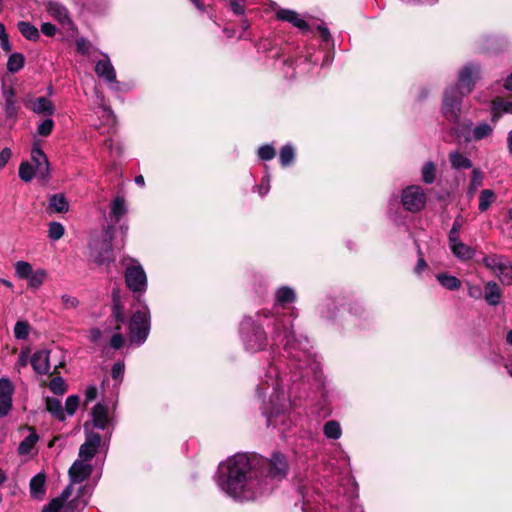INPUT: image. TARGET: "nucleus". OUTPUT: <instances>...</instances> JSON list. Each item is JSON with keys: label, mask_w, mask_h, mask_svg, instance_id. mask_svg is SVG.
I'll return each mask as SVG.
<instances>
[{"label": "nucleus", "mask_w": 512, "mask_h": 512, "mask_svg": "<svg viewBox=\"0 0 512 512\" xmlns=\"http://www.w3.org/2000/svg\"><path fill=\"white\" fill-rule=\"evenodd\" d=\"M125 200L121 196H117L111 203V214L114 217L115 222H118L121 217L126 213Z\"/></svg>", "instance_id": "31"}, {"label": "nucleus", "mask_w": 512, "mask_h": 512, "mask_svg": "<svg viewBox=\"0 0 512 512\" xmlns=\"http://www.w3.org/2000/svg\"><path fill=\"white\" fill-rule=\"evenodd\" d=\"M5 98V112L8 117L16 116L18 108L16 106L15 91L12 87L5 88L3 91Z\"/></svg>", "instance_id": "27"}, {"label": "nucleus", "mask_w": 512, "mask_h": 512, "mask_svg": "<svg viewBox=\"0 0 512 512\" xmlns=\"http://www.w3.org/2000/svg\"><path fill=\"white\" fill-rule=\"evenodd\" d=\"M79 402H80L79 396H77V395H70L66 399L65 408H63L64 412H65V415H69V416L74 415V413L76 412V410H77V408L79 406Z\"/></svg>", "instance_id": "45"}, {"label": "nucleus", "mask_w": 512, "mask_h": 512, "mask_svg": "<svg viewBox=\"0 0 512 512\" xmlns=\"http://www.w3.org/2000/svg\"><path fill=\"white\" fill-rule=\"evenodd\" d=\"M101 336L102 333L98 328H92L89 332V339L93 343H97L100 340Z\"/></svg>", "instance_id": "64"}, {"label": "nucleus", "mask_w": 512, "mask_h": 512, "mask_svg": "<svg viewBox=\"0 0 512 512\" xmlns=\"http://www.w3.org/2000/svg\"><path fill=\"white\" fill-rule=\"evenodd\" d=\"M97 396V388L94 385H90L85 390L86 402L93 401Z\"/></svg>", "instance_id": "59"}, {"label": "nucleus", "mask_w": 512, "mask_h": 512, "mask_svg": "<svg viewBox=\"0 0 512 512\" xmlns=\"http://www.w3.org/2000/svg\"><path fill=\"white\" fill-rule=\"evenodd\" d=\"M76 48H77V52L85 55V54L89 53L90 45L86 39L78 38L76 40Z\"/></svg>", "instance_id": "57"}, {"label": "nucleus", "mask_w": 512, "mask_h": 512, "mask_svg": "<svg viewBox=\"0 0 512 512\" xmlns=\"http://www.w3.org/2000/svg\"><path fill=\"white\" fill-rule=\"evenodd\" d=\"M294 159V149L291 145H285L280 151V163L286 167L292 163Z\"/></svg>", "instance_id": "43"}, {"label": "nucleus", "mask_w": 512, "mask_h": 512, "mask_svg": "<svg viewBox=\"0 0 512 512\" xmlns=\"http://www.w3.org/2000/svg\"><path fill=\"white\" fill-rule=\"evenodd\" d=\"M92 418H93V424L96 428L99 429H106L109 423L108 419V411L107 408L103 405L98 403L94 406L92 409Z\"/></svg>", "instance_id": "20"}, {"label": "nucleus", "mask_w": 512, "mask_h": 512, "mask_svg": "<svg viewBox=\"0 0 512 512\" xmlns=\"http://www.w3.org/2000/svg\"><path fill=\"white\" fill-rule=\"evenodd\" d=\"M448 241L452 254L459 260L467 261L474 257V249L462 242L460 237L450 238Z\"/></svg>", "instance_id": "14"}, {"label": "nucleus", "mask_w": 512, "mask_h": 512, "mask_svg": "<svg viewBox=\"0 0 512 512\" xmlns=\"http://www.w3.org/2000/svg\"><path fill=\"white\" fill-rule=\"evenodd\" d=\"M112 315L115 318L117 325L125 322L124 308L117 301H114Z\"/></svg>", "instance_id": "51"}, {"label": "nucleus", "mask_w": 512, "mask_h": 512, "mask_svg": "<svg viewBox=\"0 0 512 512\" xmlns=\"http://www.w3.org/2000/svg\"><path fill=\"white\" fill-rule=\"evenodd\" d=\"M14 387L8 378L0 379V417L6 416L12 407Z\"/></svg>", "instance_id": "12"}, {"label": "nucleus", "mask_w": 512, "mask_h": 512, "mask_svg": "<svg viewBox=\"0 0 512 512\" xmlns=\"http://www.w3.org/2000/svg\"><path fill=\"white\" fill-rule=\"evenodd\" d=\"M287 471V460L280 453H274L271 459L238 453L219 465L216 482L231 498L250 501L272 491Z\"/></svg>", "instance_id": "2"}, {"label": "nucleus", "mask_w": 512, "mask_h": 512, "mask_svg": "<svg viewBox=\"0 0 512 512\" xmlns=\"http://www.w3.org/2000/svg\"><path fill=\"white\" fill-rule=\"evenodd\" d=\"M101 444V436L95 432L86 434L85 442L80 446L78 457L85 461L90 462L96 455L98 448Z\"/></svg>", "instance_id": "9"}, {"label": "nucleus", "mask_w": 512, "mask_h": 512, "mask_svg": "<svg viewBox=\"0 0 512 512\" xmlns=\"http://www.w3.org/2000/svg\"><path fill=\"white\" fill-rule=\"evenodd\" d=\"M449 161L454 169H469L472 167L471 160L459 151L450 152Z\"/></svg>", "instance_id": "28"}, {"label": "nucleus", "mask_w": 512, "mask_h": 512, "mask_svg": "<svg viewBox=\"0 0 512 512\" xmlns=\"http://www.w3.org/2000/svg\"><path fill=\"white\" fill-rule=\"evenodd\" d=\"M468 294L474 299H481L483 296V291L479 285H472L468 283Z\"/></svg>", "instance_id": "56"}, {"label": "nucleus", "mask_w": 512, "mask_h": 512, "mask_svg": "<svg viewBox=\"0 0 512 512\" xmlns=\"http://www.w3.org/2000/svg\"><path fill=\"white\" fill-rule=\"evenodd\" d=\"M504 285H512V264L502 255H488L482 260Z\"/></svg>", "instance_id": "5"}, {"label": "nucleus", "mask_w": 512, "mask_h": 512, "mask_svg": "<svg viewBox=\"0 0 512 512\" xmlns=\"http://www.w3.org/2000/svg\"><path fill=\"white\" fill-rule=\"evenodd\" d=\"M32 271V265L26 261H17L15 263V274L20 279H28Z\"/></svg>", "instance_id": "39"}, {"label": "nucleus", "mask_w": 512, "mask_h": 512, "mask_svg": "<svg viewBox=\"0 0 512 512\" xmlns=\"http://www.w3.org/2000/svg\"><path fill=\"white\" fill-rule=\"evenodd\" d=\"M492 122L496 123L503 113L512 114V101L496 98L492 101Z\"/></svg>", "instance_id": "19"}, {"label": "nucleus", "mask_w": 512, "mask_h": 512, "mask_svg": "<svg viewBox=\"0 0 512 512\" xmlns=\"http://www.w3.org/2000/svg\"><path fill=\"white\" fill-rule=\"evenodd\" d=\"M427 263L426 261L424 260V258L420 255L419 258H418V261H417V264L415 266V273L417 275H420L422 273V271H424L426 268H427Z\"/></svg>", "instance_id": "63"}, {"label": "nucleus", "mask_w": 512, "mask_h": 512, "mask_svg": "<svg viewBox=\"0 0 512 512\" xmlns=\"http://www.w3.org/2000/svg\"><path fill=\"white\" fill-rule=\"evenodd\" d=\"M27 429L30 431L29 435L25 437L18 446V453L20 455L30 454L31 450L39 440V436L32 428L28 427Z\"/></svg>", "instance_id": "25"}, {"label": "nucleus", "mask_w": 512, "mask_h": 512, "mask_svg": "<svg viewBox=\"0 0 512 512\" xmlns=\"http://www.w3.org/2000/svg\"><path fill=\"white\" fill-rule=\"evenodd\" d=\"M71 493H72V487L71 486H68L66 487L60 497L58 498H55L54 500H58V501H61V507H63L64 503L68 500V498L71 496Z\"/></svg>", "instance_id": "62"}, {"label": "nucleus", "mask_w": 512, "mask_h": 512, "mask_svg": "<svg viewBox=\"0 0 512 512\" xmlns=\"http://www.w3.org/2000/svg\"><path fill=\"white\" fill-rule=\"evenodd\" d=\"M335 304L332 300H326L319 306L322 317L330 319L334 316Z\"/></svg>", "instance_id": "47"}, {"label": "nucleus", "mask_w": 512, "mask_h": 512, "mask_svg": "<svg viewBox=\"0 0 512 512\" xmlns=\"http://www.w3.org/2000/svg\"><path fill=\"white\" fill-rule=\"evenodd\" d=\"M46 477L43 473L35 475L30 480V493L34 498H41L45 493Z\"/></svg>", "instance_id": "26"}, {"label": "nucleus", "mask_w": 512, "mask_h": 512, "mask_svg": "<svg viewBox=\"0 0 512 512\" xmlns=\"http://www.w3.org/2000/svg\"><path fill=\"white\" fill-rule=\"evenodd\" d=\"M484 298L489 305L496 306L500 303L501 290L498 284L490 281L486 284Z\"/></svg>", "instance_id": "23"}, {"label": "nucleus", "mask_w": 512, "mask_h": 512, "mask_svg": "<svg viewBox=\"0 0 512 512\" xmlns=\"http://www.w3.org/2000/svg\"><path fill=\"white\" fill-rule=\"evenodd\" d=\"M10 157H11V150L9 148H4L0 152V169H2L6 165V163L10 159Z\"/></svg>", "instance_id": "60"}, {"label": "nucleus", "mask_w": 512, "mask_h": 512, "mask_svg": "<svg viewBox=\"0 0 512 512\" xmlns=\"http://www.w3.org/2000/svg\"><path fill=\"white\" fill-rule=\"evenodd\" d=\"M47 271L45 269H37L36 271H32L30 276L28 277V286L33 289H38L47 278Z\"/></svg>", "instance_id": "32"}, {"label": "nucleus", "mask_w": 512, "mask_h": 512, "mask_svg": "<svg viewBox=\"0 0 512 512\" xmlns=\"http://www.w3.org/2000/svg\"><path fill=\"white\" fill-rule=\"evenodd\" d=\"M494 192L490 189H484L481 191L479 196V210L481 212L486 211L494 201Z\"/></svg>", "instance_id": "38"}, {"label": "nucleus", "mask_w": 512, "mask_h": 512, "mask_svg": "<svg viewBox=\"0 0 512 512\" xmlns=\"http://www.w3.org/2000/svg\"><path fill=\"white\" fill-rule=\"evenodd\" d=\"M64 226L59 222L49 224L48 236L52 240H59L64 235Z\"/></svg>", "instance_id": "46"}, {"label": "nucleus", "mask_w": 512, "mask_h": 512, "mask_svg": "<svg viewBox=\"0 0 512 512\" xmlns=\"http://www.w3.org/2000/svg\"><path fill=\"white\" fill-rule=\"evenodd\" d=\"M243 3L244 2L242 0H230L229 5H230L231 10L234 12V14H236V15L244 14L245 8L243 6Z\"/></svg>", "instance_id": "54"}, {"label": "nucleus", "mask_w": 512, "mask_h": 512, "mask_svg": "<svg viewBox=\"0 0 512 512\" xmlns=\"http://www.w3.org/2000/svg\"><path fill=\"white\" fill-rule=\"evenodd\" d=\"M480 77V67L473 63L467 64L459 71L457 84L445 90L442 112L448 121H458L462 98L472 92Z\"/></svg>", "instance_id": "3"}, {"label": "nucleus", "mask_w": 512, "mask_h": 512, "mask_svg": "<svg viewBox=\"0 0 512 512\" xmlns=\"http://www.w3.org/2000/svg\"><path fill=\"white\" fill-rule=\"evenodd\" d=\"M61 301L65 309H75L79 305L78 299L68 294H63Z\"/></svg>", "instance_id": "52"}, {"label": "nucleus", "mask_w": 512, "mask_h": 512, "mask_svg": "<svg viewBox=\"0 0 512 512\" xmlns=\"http://www.w3.org/2000/svg\"><path fill=\"white\" fill-rule=\"evenodd\" d=\"M18 29L21 34L28 40L36 41L39 38L38 29L29 22L20 21L18 23Z\"/></svg>", "instance_id": "33"}, {"label": "nucleus", "mask_w": 512, "mask_h": 512, "mask_svg": "<svg viewBox=\"0 0 512 512\" xmlns=\"http://www.w3.org/2000/svg\"><path fill=\"white\" fill-rule=\"evenodd\" d=\"M102 118L106 119L108 125L110 126H114L116 123V117L109 107L102 108Z\"/></svg>", "instance_id": "55"}, {"label": "nucleus", "mask_w": 512, "mask_h": 512, "mask_svg": "<svg viewBox=\"0 0 512 512\" xmlns=\"http://www.w3.org/2000/svg\"><path fill=\"white\" fill-rule=\"evenodd\" d=\"M69 209V203L63 194H54L49 198L48 210L50 212L63 213Z\"/></svg>", "instance_id": "22"}, {"label": "nucleus", "mask_w": 512, "mask_h": 512, "mask_svg": "<svg viewBox=\"0 0 512 512\" xmlns=\"http://www.w3.org/2000/svg\"><path fill=\"white\" fill-rule=\"evenodd\" d=\"M276 17L279 20L291 23L293 26L305 31L308 30V24L300 17L298 13L293 10L280 9L276 12Z\"/></svg>", "instance_id": "16"}, {"label": "nucleus", "mask_w": 512, "mask_h": 512, "mask_svg": "<svg viewBox=\"0 0 512 512\" xmlns=\"http://www.w3.org/2000/svg\"><path fill=\"white\" fill-rule=\"evenodd\" d=\"M90 462L83 459H77L69 469L71 483H81L85 481L92 473Z\"/></svg>", "instance_id": "13"}, {"label": "nucleus", "mask_w": 512, "mask_h": 512, "mask_svg": "<svg viewBox=\"0 0 512 512\" xmlns=\"http://www.w3.org/2000/svg\"><path fill=\"white\" fill-rule=\"evenodd\" d=\"M31 365L35 372L39 374L48 373L50 370L49 351L41 350L35 352L31 358Z\"/></svg>", "instance_id": "18"}, {"label": "nucleus", "mask_w": 512, "mask_h": 512, "mask_svg": "<svg viewBox=\"0 0 512 512\" xmlns=\"http://www.w3.org/2000/svg\"><path fill=\"white\" fill-rule=\"evenodd\" d=\"M296 295L292 288L283 286L276 292V302L279 305L292 303L295 301Z\"/></svg>", "instance_id": "30"}, {"label": "nucleus", "mask_w": 512, "mask_h": 512, "mask_svg": "<svg viewBox=\"0 0 512 512\" xmlns=\"http://www.w3.org/2000/svg\"><path fill=\"white\" fill-rule=\"evenodd\" d=\"M45 402L46 409L51 415H53L59 421H64L66 419L62 403L59 399L54 397H47Z\"/></svg>", "instance_id": "24"}, {"label": "nucleus", "mask_w": 512, "mask_h": 512, "mask_svg": "<svg viewBox=\"0 0 512 512\" xmlns=\"http://www.w3.org/2000/svg\"><path fill=\"white\" fill-rule=\"evenodd\" d=\"M493 130L494 128L490 124L479 123L468 131L467 135H465V140L471 142L486 139L492 135Z\"/></svg>", "instance_id": "15"}, {"label": "nucleus", "mask_w": 512, "mask_h": 512, "mask_svg": "<svg viewBox=\"0 0 512 512\" xmlns=\"http://www.w3.org/2000/svg\"><path fill=\"white\" fill-rule=\"evenodd\" d=\"M30 332V325L26 321H18L14 327V335L17 339L24 340L28 337Z\"/></svg>", "instance_id": "42"}, {"label": "nucleus", "mask_w": 512, "mask_h": 512, "mask_svg": "<svg viewBox=\"0 0 512 512\" xmlns=\"http://www.w3.org/2000/svg\"><path fill=\"white\" fill-rule=\"evenodd\" d=\"M422 180L426 184H432L436 179V165L432 161L426 162L421 170Z\"/></svg>", "instance_id": "34"}, {"label": "nucleus", "mask_w": 512, "mask_h": 512, "mask_svg": "<svg viewBox=\"0 0 512 512\" xmlns=\"http://www.w3.org/2000/svg\"><path fill=\"white\" fill-rule=\"evenodd\" d=\"M436 278L444 288L450 291L458 290L461 286V282L457 277L446 273H439L436 275Z\"/></svg>", "instance_id": "29"}, {"label": "nucleus", "mask_w": 512, "mask_h": 512, "mask_svg": "<svg viewBox=\"0 0 512 512\" xmlns=\"http://www.w3.org/2000/svg\"><path fill=\"white\" fill-rule=\"evenodd\" d=\"M49 389L56 395H63L67 391V384L62 377H55L50 381Z\"/></svg>", "instance_id": "41"}, {"label": "nucleus", "mask_w": 512, "mask_h": 512, "mask_svg": "<svg viewBox=\"0 0 512 512\" xmlns=\"http://www.w3.org/2000/svg\"><path fill=\"white\" fill-rule=\"evenodd\" d=\"M258 156L262 160H271L275 157V150L271 145L261 146L258 150Z\"/></svg>", "instance_id": "50"}, {"label": "nucleus", "mask_w": 512, "mask_h": 512, "mask_svg": "<svg viewBox=\"0 0 512 512\" xmlns=\"http://www.w3.org/2000/svg\"><path fill=\"white\" fill-rule=\"evenodd\" d=\"M61 509V501L52 500L43 512H60Z\"/></svg>", "instance_id": "61"}, {"label": "nucleus", "mask_w": 512, "mask_h": 512, "mask_svg": "<svg viewBox=\"0 0 512 512\" xmlns=\"http://www.w3.org/2000/svg\"><path fill=\"white\" fill-rule=\"evenodd\" d=\"M482 182L483 173L477 168L473 169L471 173L469 194L473 195L475 191L482 185Z\"/></svg>", "instance_id": "40"}, {"label": "nucleus", "mask_w": 512, "mask_h": 512, "mask_svg": "<svg viewBox=\"0 0 512 512\" xmlns=\"http://www.w3.org/2000/svg\"><path fill=\"white\" fill-rule=\"evenodd\" d=\"M54 127V121L50 117H46L37 126V133L43 137H47L51 134Z\"/></svg>", "instance_id": "44"}, {"label": "nucleus", "mask_w": 512, "mask_h": 512, "mask_svg": "<svg viewBox=\"0 0 512 512\" xmlns=\"http://www.w3.org/2000/svg\"><path fill=\"white\" fill-rule=\"evenodd\" d=\"M89 246L90 257L97 265H108L114 261L111 236L106 235L102 239H93Z\"/></svg>", "instance_id": "6"}, {"label": "nucleus", "mask_w": 512, "mask_h": 512, "mask_svg": "<svg viewBox=\"0 0 512 512\" xmlns=\"http://www.w3.org/2000/svg\"><path fill=\"white\" fill-rule=\"evenodd\" d=\"M150 331V316L148 307L133 313L129 322V340L131 344L142 345Z\"/></svg>", "instance_id": "4"}, {"label": "nucleus", "mask_w": 512, "mask_h": 512, "mask_svg": "<svg viewBox=\"0 0 512 512\" xmlns=\"http://www.w3.org/2000/svg\"><path fill=\"white\" fill-rule=\"evenodd\" d=\"M324 434L327 438L338 439L342 434L340 424L337 421L331 420L324 425Z\"/></svg>", "instance_id": "35"}, {"label": "nucleus", "mask_w": 512, "mask_h": 512, "mask_svg": "<svg viewBox=\"0 0 512 512\" xmlns=\"http://www.w3.org/2000/svg\"><path fill=\"white\" fill-rule=\"evenodd\" d=\"M124 342H125V338L120 333V326L116 325L115 332L112 335L111 340H110V346L113 349H120L124 345Z\"/></svg>", "instance_id": "48"}, {"label": "nucleus", "mask_w": 512, "mask_h": 512, "mask_svg": "<svg viewBox=\"0 0 512 512\" xmlns=\"http://www.w3.org/2000/svg\"><path fill=\"white\" fill-rule=\"evenodd\" d=\"M401 201L406 210L418 212L425 206L426 194L420 186L412 185L403 190Z\"/></svg>", "instance_id": "7"}, {"label": "nucleus", "mask_w": 512, "mask_h": 512, "mask_svg": "<svg viewBox=\"0 0 512 512\" xmlns=\"http://www.w3.org/2000/svg\"><path fill=\"white\" fill-rule=\"evenodd\" d=\"M267 319L266 326L270 331V340L262 328V324H256L251 317H244L240 324V335L244 347L249 352H258L279 343L284 345V350L290 360V372L281 376L278 364L269 365L265 378L257 387V394L263 401V413L267 417V424L278 427L280 431L286 430L291 419L287 416L292 407L291 396L297 381L307 375L303 370L313 364L309 352V341L306 337L296 339L292 328V321L284 316H274Z\"/></svg>", "instance_id": "1"}, {"label": "nucleus", "mask_w": 512, "mask_h": 512, "mask_svg": "<svg viewBox=\"0 0 512 512\" xmlns=\"http://www.w3.org/2000/svg\"><path fill=\"white\" fill-rule=\"evenodd\" d=\"M464 224V218L461 216V215H458L453 224H452V227L449 231V234H448V239L450 238H456V237H460V231L462 229V226Z\"/></svg>", "instance_id": "49"}, {"label": "nucleus", "mask_w": 512, "mask_h": 512, "mask_svg": "<svg viewBox=\"0 0 512 512\" xmlns=\"http://www.w3.org/2000/svg\"><path fill=\"white\" fill-rule=\"evenodd\" d=\"M36 176V169L29 162H22L19 167V177L25 182H29Z\"/></svg>", "instance_id": "37"}, {"label": "nucleus", "mask_w": 512, "mask_h": 512, "mask_svg": "<svg viewBox=\"0 0 512 512\" xmlns=\"http://www.w3.org/2000/svg\"><path fill=\"white\" fill-rule=\"evenodd\" d=\"M31 161L36 169V176L46 179L49 175V162L42 149L35 143L31 151Z\"/></svg>", "instance_id": "11"}, {"label": "nucleus", "mask_w": 512, "mask_h": 512, "mask_svg": "<svg viewBox=\"0 0 512 512\" xmlns=\"http://www.w3.org/2000/svg\"><path fill=\"white\" fill-rule=\"evenodd\" d=\"M24 66V57L20 53H13L10 55L7 62L8 71L15 73L22 69Z\"/></svg>", "instance_id": "36"}, {"label": "nucleus", "mask_w": 512, "mask_h": 512, "mask_svg": "<svg viewBox=\"0 0 512 512\" xmlns=\"http://www.w3.org/2000/svg\"><path fill=\"white\" fill-rule=\"evenodd\" d=\"M95 72L99 77L104 78L107 82H115L116 80L114 67L107 55H104V58L96 63Z\"/></svg>", "instance_id": "17"}, {"label": "nucleus", "mask_w": 512, "mask_h": 512, "mask_svg": "<svg viewBox=\"0 0 512 512\" xmlns=\"http://www.w3.org/2000/svg\"><path fill=\"white\" fill-rule=\"evenodd\" d=\"M124 375V364L117 362L112 367V377L114 380L121 382Z\"/></svg>", "instance_id": "53"}, {"label": "nucleus", "mask_w": 512, "mask_h": 512, "mask_svg": "<svg viewBox=\"0 0 512 512\" xmlns=\"http://www.w3.org/2000/svg\"><path fill=\"white\" fill-rule=\"evenodd\" d=\"M49 15L63 25L71 24L68 10L61 4L49 3L47 9Z\"/></svg>", "instance_id": "21"}, {"label": "nucleus", "mask_w": 512, "mask_h": 512, "mask_svg": "<svg viewBox=\"0 0 512 512\" xmlns=\"http://www.w3.org/2000/svg\"><path fill=\"white\" fill-rule=\"evenodd\" d=\"M41 31L46 36H54L56 33V27L51 23H43L41 26Z\"/></svg>", "instance_id": "58"}, {"label": "nucleus", "mask_w": 512, "mask_h": 512, "mask_svg": "<svg viewBox=\"0 0 512 512\" xmlns=\"http://www.w3.org/2000/svg\"><path fill=\"white\" fill-rule=\"evenodd\" d=\"M25 106L37 115L51 117L55 113V106L48 98L40 96L25 100Z\"/></svg>", "instance_id": "10"}, {"label": "nucleus", "mask_w": 512, "mask_h": 512, "mask_svg": "<svg viewBox=\"0 0 512 512\" xmlns=\"http://www.w3.org/2000/svg\"><path fill=\"white\" fill-rule=\"evenodd\" d=\"M125 281L129 289L133 292H144L147 286V277L143 267L133 262L125 270Z\"/></svg>", "instance_id": "8"}]
</instances>
